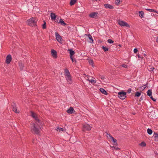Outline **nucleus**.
<instances>
[{"label":"nucleus","mask_w":158,"mask_h":158,"mask_svg":"<svg viewBox=\"0 0 158 158\" xmlns=\"http://www.w3.org/2000/svg\"><path fill=\"white\" fill-rule=\"evenodd\" d=\"M31 116L35 119L36 122L31 124L30 129L32 132L35 134H38L41 130L40 126L42 125L43 123L35 113L31 112Z\"/></svg>","instance_id":"nucleus-1"},{"label":"nucleus","mask_w":158,"mask_h":158,"mask_svg":"<svg viewBox=\"0 0 158 158\" xmlns=\"http://www.w3.org/2000/svg\"><path fill=\"white\" fill-rule=\"evenodd\" d=\"M38 19L36 18L32 17L27 20V23L29 26H35L36 25Z\"/></svg>","instance_id":"nucleus-2"},{"label":"nucleus","mask_w":158,"mask_h":158,"mask_svg":"<svg viewBox=\"0 0 158 158\" xmlns=\"http://www.w3.org/2000/svg\"><path fill=\"white\" fill-rule=\"evenodd\" d=\"M127 93L124 91L119 92L118 93V97L122 100L124 99L126 97Z\"/></svg>","instance_id":"nucleus-3"},{"label":"nucleus","mask_w":158,"mask_h":158,"mask_svg":"<svg viewBox=\"0 0 158 158\" xmlns=\"http://www.w3.org/2000/svg\"><path fill=\"white\" fill-rule=\"evenodd\" d=\"M118 24L121 27H126L129 28L130 27V25L126 22L121 20H118L117 21Z\"/></svg>","instance_id":"nucleus-4"},{"label":"nucleus","mask_w":158,"mask_h":158,"mask_svg":"<svg viewBox=\"0 0 158 158\" xmlns=\"http://www.w3.org/2000/svg\"><path fill=\"white\" fill-rule=\"evenodd\" d=\"M92 127L89 125L85 124L83 125V129L84 130L89 131L91 130Z\"/></svg>","instance_id":"nucleus-5"},{"label":"nucleus","mask_w":158,"mask_h":158,"mask_svg":"<svg viewBox=\"0 0 158 158\" xmlns=\"http://www.w3.org/2000/svg\"><path fill=\"white\" fill-rule=\"evenodd\" d=\"M55 36L56 37V39L60 43H62V39L61 37L59 34L57 32L55 33Z\"/></svg>","instance_id":"nucleus-6"},{"label":"nucleus","mask_w":158,"mask_h":158,"mask_svg":"<svg viewBox=\"0 0 158 158\" xmlns=\"http://www.w3.org/2000/svg\"><path fill=\"white\" fill-rule=\"evenodd\" d=\"M157 112L155 111H151L150 114L152 116V117L154 118H156L158 117V114L157 113Z\"/></svg>","instance_id":"nucleus-7"},{"label":"nucleus","mask_w":158,"mask_h":158,"mask_svg":"<svg viewBox=\"0 0 158 158\" xmlns=\"http://www.w3.org/2000/svg\"><path fill=\"white\" fill-rule=\"evenodd\" d=\"M12 60V57L11 55H9L6 57V62L7 64H9L10 63Z\"/></svg>","instance_id":"nucleus-8"},{"label":"nucleus","mask_w":158,"mask_h":158,"mask_svg":"<svg viewBox=\"0 0 158 158\" xmlns=\"http://www.w3.org/2000/svg\"><path fill=\"white\" fill-rule=\"evenodd\" d=\"M13 110L17 113H19V110H17V108L16 107V105L15 104H13L12 105Z\"/></svg>","instance_id":"nucleus-9"},{"label":"nucleus","mask_w":158,"mask_h":158,"mask_svg":"<svg viewBox=\"0 0 158 158\" xmlns=\"http://www.w3.org/2000/svg\"><path fill=\"white\" fill-rule=\"evenodd\" d=\"M98 13L97 12H93L89 15V16L92 18H96L97 16Z\"/></svg>","instance_id":"nucleus-10"},{"label":"nucleus","mask_w":158,"mask_h":158,"mask_svg":"<svg viewBox=\"0 0 158 158\" xmlns=\"http://www.w3.org/2000/svg\"><path fill=\"white\" fill-rule=\"evenodd\" d=\"M67 113L70 114H72L75 112L74 109L71 107L66 111Z\"/></svg>","instance_id":"nucleus-11"},{"label":"nucleus","mask_w":158,"mask_h":158,"mask_svg":"<svg viewBox=\"0 0 158 158\" xmlns=\"http://www.w3.org/2000/svg\"><path fill=\"white\" fill-rule=\"evenodd\" d=\"M51 54L53 58H56L57 57V52L54 49L52 50Z\"/></svg>","instance_id":"nucleus-12"},{"label":"nucleus","mask_w":158,"mask_h":158,"mask_svg":"<svg viewBox=\"0 0 158 158\" xmlns=\"http://www.w3.org/2000/svg\"><path fill=\"white\" fill-rule=\"evenodd\" d=\"M85 35L88 36V37L89 39V43L91 44H93L94 43V40H93V39L92 36L90 34H88V35L85 34Z\"/></svg>","instance_id":"nucleus-13"},{"label":"nucleus","mask_w":158,"mask_h":158,"mask_svg":"<svg viewBox=\"0 0 158 158\" xmlns=\"http://www.w3.org/2000/svg\"><path fill=\"white\" fill-rule=\"evenodd\" d=\"M67 81V82L69 84H71L72 83V81L71 76L65 77Z\"/></svg>","instance_id":"nucleus-14"},{"label":"nucleus","mask_w":158,"mask_h":158,"mask_svg":"<svg viewBox=\"0 0 158 158\" xmlns=\"http://www.w3.org/2000/svg\"><path fill=\"white\" fill-rule=\"evenodd\" d=\"M104 6L107 9H113L114 8L113 6L111 5L108 4H104Z\"/></svg>","instance_id":"nucleus-15"},{"label":"nucleus","mask_w":158,"mask_h":158,"mask_svg":"<svg viewBox=\"0 0 158 158\" xmlns=\"http://www.w3.org/2000/svg\"><path fill=\"white\" fill-rule=\"evenodd\" d=\"M51 18L52 20H55L56 18L55 14L53 13H51L50 15Z\"/></svg>","instance_id":"nucleus-16"},{"label":"nucleus","mask_w":158,"mask_h":158,"mask_svg":"<svg viewBox=\"0 0 158 158\" xmlns=\"http://www.w3.org/2000/svg\"><path fill=\"white\" fill-rule=\"evenodd\" d=\"M100 92L103 94H104L105 95H107V93L106 92V91L104 89H103L102 88H100Z\"/></svg>","instance_id":"nucleus-17"},{"label":"nucleus","mask_w":158,"mask_h":158,"mask_svg":"<svg viewBox=\"0 0 158 158\" xmlns=\"http://www.w3.org/2000/svg\"><path fill=\"white\" fill-rule=\"evenodd\" d=\"M65 74L64 75L65 77H67L70 76V73L69 71L67 69H65L64 70Z\"/></svg>","instance_id":"nucleus-18"},{"label":"nucleus","mask_w":158,"mask_h":158,"mask_svg":"<svg viewBox=\"0 0 158 158\" xmlns=\"http://www.w3.org/2000/svg\"><path fill=\"white\" fill-rule=\"evenodd\" d=\"M139 16L141 18H143L144 17V12L143 11H139Z\"/></svg>","instance_id":"nucleus-19"},{"label":"nucleus","mask_w":158,"mask_h":158,"mask_svg":"<svg viewBox=\"0 0 158 158\" xmlns=\"http://www.w3.org/2000/svg\"><path fill=\"white\" fill-rule=\"evenodd\" d=\"M59 23H60L62 25L64 26L66 24V23L63 20L61 19H60Z\"/></svg>","instance_id":"nucleus-20"},{"label":"nucleus","mask_w":158,"mask_h":158,"mask_svg":"<svg viewBox=\"0 0 158 158\" xmlns=\"http://www.w3.org/2000/svg\"><path fill=\"white\" fill-rule=\"evenodd\" d=\"M69 50V51L70 57L72 56L75 53L74 51L72 49Z\"/></svg>","instance_id":"nucleus-21"},{"label":"nucleus","mask_w":158,"mask_h":158,"mask_svg":"<svg viewBox=\"0 0 158 158\" xmlns=\"http://www.w3.org/2000/svg\"><path fill=\"white\" fill-rule=\"evenodd\" d=\"M147 95L151 97V96H152V91L151 89L148 90L147 92Z\"/></svg>","instance_id":"nucleus-22"},{"label":"nucleus","mask_w":158,"mask_h":158,"mask_svg":"<svg viewBox=\"0 0 158 158\" xmlns=\"http://www.w3.org/2000/svg\"><path fill=\"white\" fill-rule=\"evenodd\" d=\"M154 137L155 138V140L156 141H158V133H155Z\"/></svg>","instance_id":"nucleus-23"},{"label":"nucleus","mask_w":158,"mask_h":158,"mask_svg":"<svg viewBox=\"0 0 158 158\" xmlns=\"http://www.w3.org/2000/svg\"><path fill=\"white\" fill-rule=\"evenodd\" d=\"M106 135L108 139H111V138H112L113 137H112L110 134L108 133L107 132H106Z\"/></svg>","instance_id":"nucleus-24"},{"label":"nucleus","mask_w":158,"mask_h":158,"mask_svg":"<svg viewBox=\"0 0 158 158\" xmlns=\"http://www.w3.org/2000/svg\"><path fill=\"white\" fill-rule=\"evenodd\" d=\"M89 64L90 65H91L93 67H94V64L93 61L92 60H89Z\"/></svg>","instance_id":"nucleus-25"},{"label":"nucleus","mask_w":158,"mask_h":158,"mask_svg":"<svg viewBox=\"0 0 158 158\" xmlns=\"http://www.w3.org/2000/svg\"><path fill=\"white\" fill-rule=\"evenodd\" d=\"M77 0H71L70 2V5H73L76 2Z\"/></svg>","instance_id":"nucleus-26"},{"label":"nucleus","mask_w":158,"mask_h":158,"mask_svg":"<svg viewBox=\"0 0 158 158\" xmlns=\"http://www.w3.org/2000/svg\"><path fill=\"white\" fill-rule=\"evenodd\" d=\"M89 81L93 84H94L96 83L94 79L93 78L91 79L90 80H89Z\"/></svg>","instance_id":"nucleus-27"},{"label":"nucleus","mask_w":158,"mask_h":158,"mask_svg":"<svg viewBox=\"0 0 158 158\" xmlns=\"http://www.w3.org/2000/svg\"><path fill=\"white\" fill-rule=\"evenodd\" d=\"M147 132L149 135H151L152 133V131L151 129L148 128L147 129Z\"/></svg>","instance_id":"nucleus-28"},{"label":"nucleus","mask_w":158,"mask_h":158,"mask_svg":"<svg viewBox=\"0 0 158 158\" xmlns=\"http://www.w3.org/2000/svg\"><path fill=\"white\" fill-rule=\"evenodd\" d=\"M111 139L113 141L115 144H117V140L116 139H114L113 137H112V138H111Z\"/></svg>","instance_id":"nucleus-29"},{"label":"nucleus","mask_w":158,"mask_h":158,"mask_svg":"<svg viewBox=\"0 0 158 158\" xmlns=\"http://www.w3.org/2000/svg\"><path fill=\"white\" fill-rule=\"evenodd\" d=\"M146 87V85H145L140 86L139 88H140V90H143L145 89Z\"/></svg>","instance_id":"nucleus-30"},{"label":"nucleus","mask_w":158,"mask_h":158,"mask_svg":"<svg viewBox=\"0 0 158 158\" xmlns=\"http://www.w3.org/2000/svg\"><path fill=\"white\" fill-rule=\"evenodd\" d=\"M139 145L141 147H145L146 146V144L144 142H143L139 144Z\"/></svg>","instance_id":"nucleus-31"},{"label":"nucleus","mask_w":158,"mask_h":158,"mask_svg":"<svg viewBox=\"0 0 158 158\" xmlns=\"http://www.w3.org/2000/svg\"><path fill=\"white\" fill-rule=\"evenodd\" d=\"M56 130L57 131H59L61 132L63 131L64 129L62 128L58 127L57 128Z\"/></svg>","instance_id":"nucleus-32"},{"label":"nucleus","mask_w":158,"mask_h":158,"mask_svg":"<svg viewBox=\"0 0 158 158\" xmlns=\"http://www.w3.org/2000/svg\"><path fill=\"white\" fill-rule=\"evenodd\" d=\"M120 0H116L115 2V4L116 5H118L119 4Z\"/></svg>","instance_id":"nucleus-33"},{"label":"nucleus","mask_w":158,"mask_h":158,"mask_svg":"<svg viewBox=\"0 0 158 158\" xmlns=\"http://www.w3.org/2000/svg\"><path fill=\"white\" fill-rule=\"evenodd\" d=\"M102 48L105 51H107L108 50V48L107 47L103 46L102 47Z\"/></svg>","instance_id":"nucleus-34"},{"label":"nucleus","mask_w":158,"mask_h":158,"mask_svg":"<svg viewBox=\"0 0 158 158\" xmlns=\"http://www.w3.org/2000/svg\"><path fill=\"white\" fill-rule=\"evenodd\" d=\"M107 41L110 44H113L114 43V41L110 39H109Z\"/></svg>","instance_id":"nucleus-35"},{"label":"nucleus","mask_w":158,"mask_h":158,"mask_svg":"<svg viewBox=\"0 0 158 158\" xmlns=\"http://www.w3.org/2000/svg\"><path fill=\"white\" fill-rule=\"evenodd\" d=\"M141 95V93L139 92H137L135 94V96H136L137 97H139Z\"/></svg>","instance_id":"nucleus-36"},{"label":"nucleus","mask_w":158,"mask_h":158,"mask_svg":"<svg viewBox=\"0 0 158 158\" xmlns=\"http://www.w3.org/2000/svg\"><path fill=\"white\" fill-rule=\"evenodd\" d=\"M46 23L45 21H44V23L42 25V28L43 29H45L46 28Z\"/></svg>","instance_id":"nucleus-37"},{"label":"nucleus","mask_w":158,"mask_h":158,"mask_svg":"<svg viewBox=\"0 0 158 158\" xmlns=\"http://www.w3.org/2000/svg\"><path fill=\"white\" fill-rule=\"evenodd\" d=\"M146 10H147L150 11V12H154L155 10L153 9H146Z\"/></svg>","instance_id":"nucleus-38"},{"label":"nucleus","mask_w":158,"mask_h":158,"mask_svg":"<svg viewBox=\"0 0 158 158\" xmlns=\"http://www.w3.org/2000/svg\"><path fill=\"white\" fill-rule=\"evenodd\" d=\"M19 66L20 68L21 69H23V65L21 63H19Z\"/></svg>","instance_id":"nucleus-39"},{"label":"nucleus","mask_w":158,"mask_h":158,"mask_svg":"<svg viewBox=\"0 0 158 158\" xmlns=\"http://www.w3.org/2000/svg\"><path fill=\"white\" fill-rule=\"evenodd\" d=\"M70 58L71 59L73 62H76L75 59H73V56L70 57Z\"/></svg>","instance_id":"nucleus-40"},{"label":"nucleus","mask_w":158,"mask_h":158,"mask_svg":"<svg viewBox=\"0 0 158 158\" xmlns=\"http://www.w3.org/2000/svg\"><path fill=\"white\" fill-rule=\"evenodd\" d=\"M155 69V68L153 67H151L150 68V69L149 70L150 71H151V72H152V71L153 70H154V69Z\"/></svg>","instance_id":"nucleus-41"},{"label":"nucleus","mask_w":158,"mask_h":158,"mask_svg":"<svg viewBox=\"0 0 158 158\" xmlns=\"http://www.w3.org/2000/svg\"><path fill=\"white\" fill-rule=\"evenodd\" d=\"M122 66L124 68H128V66L126 64H123L122 65Z\"/></svg>","instance_id":"nucleus-42"},{"label":"nucleus","mask_w":158,"mask_h":158,"mask_svg":"<svg viewBox=\"0 0 158 158\" xmlns=\"http://www.w3.org/2000/svg\"><path fill=\"white\" fill-rule=\"evenodd\" d=\"M138 51V49L137 48H135L134 49V53H136Z\"/></svg>","instance_id":"nucleus-43"},{"label":"nucleus","mask_w":158,"mask_h":158,"mask_svg":"<svg viewBox=\"0 0 158 158\" xmlns=\"http://www.w3.org/2000/svg\"><path fill=\"white\" fill-rule=\"evenodd\" d=\"M131 89H129L127 90V92L129 93H130L131 92Z\"/></svg>","instance_id":"nucleus-44"},{"label":"nucleus","mask_w":158,"mask_h":158,"mask_svg":"<svg viewBox=\"0 0 158 158\" xmlns=\"http://www.w3.org/2000/svg\"><path fill=\"white\" fill-rule=\"evenodd\" d=\"M87 80L89 81V80H90V79L89 78V77H90V76H87Z\"/></svg>","instance_id":"nucleus-45"},{"label":"nucleus","mask_w":158,"mask_h":158,"mask_svg":"<svg viewBox=\"0 0 158 158\" xmlns=\"http://www.w3.org/2000/svg\"><path fill=\"white\" fill-rule=\"evenodd\" d=\"M154 12H155L157 14H158V11H156V10H154Z\"/></svg>","instance_id":"nucleus-46"},{"label":"nucleus","mask_w":158,"mask_h":158,"mask_svg":"<svg viewBox=\"0 0 158 158\" xmlns=\"http://www.w3.org/2000/svg\"><path fill=\"white\" fill-rule=\"evenodd\" d=\"M150 98L152 99H153L154 98H153L152 96H151V97H150Z\"/></svg>","instance_id":"nucleus-47"},{"label":"nucleus","mask_w":158,"mask_h":158,"mask_svg":"<svg viewBox=\"0 0 158 158\" xmlns=\"http://www.w3.org/2000/svg\"><path fill=\"white\" fill-rule=\"evenodd\" d=\"M36 141V139H34L33 140V142L34 143V141Z\"/></svg>","instance_id":"nucleus-48"},{"label":"nucleus","mask_w":158,"mask_h":158,"mask_svg":"<svg viewBox=\"0 0 158 158\" xmlns=\"http://www.w3.org/2000/svg\"><path fill=\"white\" fill-rule=\"evenodd\" d=\"M153 101H156V99H154V98H153V99H152Z\"/></svg>","instance_id":"nucleus-49"},{"label":"nucleus","mask_w":158,"mask_h":158,"mask_svg":"<svg viewBox=\"0 0 158 158\" xmlns=\"http://www.w3.org/2000/svg\"><path fill=\"white\" fill-rule=\"evenodd\" d=\"M138 57L139 58H140V56L139 55H138Z\"/></svg>","instance_id":"nucleus-50"},{"label":"nucleus","mask_w":158,"mask_h":158,"mask_svg":"<svg viewBox=\"0 0 158 158\" xmlns=\"http://www.w3.org/2000/svg\"><path fill=\"white\" fill-rule=\"evenodd\" d=\"M118 46H119L120 47H121V45H120V44H119V45H118Z\"/></svg>","instance_id":"nucleus-51"},{"label":"nucleus","mask_w":158,"mask_h":158,"mask_svg":"<svg viewBox=\"0 0 158 158\" xmlns=\"http://www.w3.org/2000/svg\"><path fill=\"white\" fill-rule=\"evenodd\" d=\"M144 56H145V55H145V54H144Z\"/></svg>","instance_id":"nucleus-52"}]
</instances>
